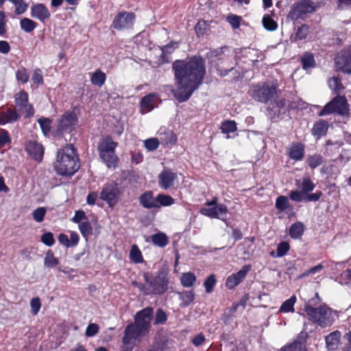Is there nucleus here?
I'll return each mask as SVG.
<instances>
[{
    "instance_id": "nucleus-18",
    "label": "nucleus",
    "mask_w": 351,
    "mask_h": 351,
    "mask_svg": "<svg viewBox=\"0 0 351 351\" xmlns=\"http://www.w3.org/2000/svg\"><path fill=\"white\" fill-rule=\"evenodd\" d=\"M177 180L176 173L173 172L170 169L165 168L158 175V185L161 189L168 190L174 186Z\"/></svg>"
},
{
    "instance_id": "nucleus-58",
    "label": "nucleus",
    "mask_w": 351,
    "mask_h": 351,
    "mask_svg": "<svg viewBox=\"0 0 351 351\" xmlns=\"http://www.w3.org/2000/svg\"><path fill=\"white\" fill-rule=\"evenodd\" d=\"M30 306L32 314L36 315L41 308L40 299L38 297L33 298L30 301Z\"/></svg>"
},
{
    "instance_id": "nucleus-64",
    "label": "nucleus",
    "mask_w": 351,
    "mask_h": 351,
    "mask_svg": "<svg viewBox=\"0 0 351 351\" xmlns=\"http://www.w3.org/2000/svg\"><path fill=\"white\" fill-rule=\"evenodd\" d=\"M207 24L204 21H199L195 26V31L197 36H203L205 34Z\"/></svg>"
},
{
    "instance_id": "nucleus-33",
    "label": "nucleus",
    "mask_w": 351,
    "mask_h": 351,
    "mask_svg": "<svg viewBox=\"0 0 351 351\" xmlns=\"http://www.w3.org/2000/svg\"><path fill=\"white\" fill-rule=\"evenodd\" d=\"M150 238L153 244L160 247H165L169 243V239L164 232L154 234Z\"/></svg>"
},
{
    "instance_id": "nucleus-10",
    "label": "nucleus",
    "mask_w": 351,
    "mask_h": 351,
    "mask_svg": "<svg viewBox=\"0 0 351 351\" xmlns=\"http://www.w3.org/2000/svg\"><path fill=\"white\" fill-rule=\"evenodd\" d=\"M143 278L148 285L150 295H162L168 289L169 279L165 276L158 274L152 276L149 272H145Z\"/></svg>"
},
{
    "instance_id": "nucleus-9",
    "label": "nucleus",
    "mask_w": 351,
    "mask_h": 351,
    "mask_svg": "<svg viewBox=\"0 0 351 351\" xmlns=\"http://www.w3.org/2000/svg\"><path fill=\"white\" fill-rule=\"evenodd\" d=\"M348 104L346 97L337 95L327 103L324 108L317 112V115L319 117H324L331 114H338L344 116L348 114Z\"/></svg>"
},
{
    "instance_id": "nucleus-16",
    "label": "nucleus",
    "mask_w": 351,
    "mask_h": 351,
    "mask_svg": "<svg viewBox=\"0 0 351 351\" xmlns=\"http://www.w3.org/2000/svg\"><path fill=\"white\" fill-rule=\"evenodd\" d=\"M228 210L226 204H219L216 206L211 208L202 207L199 210V213L206 217L214 219H219L222 221L226 220V216Z\"/></svg>"
},
{
    "instance_id": "nucleus-47",
    "label": "nucleus",
    "mask_w": 351,
    "mask_h": 351,
    "mask_svg": "<svg viewBox=\"0 0 351 351\" xmlns=\"http://www.w3.org/2000/svg\"><path fill=\"white\" fill-rule=\"evenodd\" d=\"M180 298L185 306L191 304L195 299V292L193 290L184 291L180 293Z\"/></svg>"
},
{
    "instance_id": "nucleus-41",
    "label": "nucleus",
    "mask_w": 351,
    "mask_h": 351,
    "mask_svg": "<svg viewBox=\"0 0 351 351\" xmlns=\"http://www.w3.org/2000/svg\"><path fill=\"white\" fill-rule=\"evenodd\" d=\"M324 161L323 156L319 154H315L308 156L306 162L312 169L321 165Z\"/></svg>"
},
{
    "instance_id": "nucleus-2",
    "label": "nucleus",
    "mask_w": 351,
    "mask_h": 351,
    "mask_svg": "<svg viewBox=\"0 0 351 351\" xmlns=\"http://www.w3.org/2000/svg\"><path fill=\"white\" fill-rule=\"evenodd\" d=\"M154 308L147 306L136 313L134 317V322L128 324L125 330V340L130 338H139L142 339L146 336L151 328V322L153 318Z\"/></svg>"
},
{
    "instance_id": "nucleus-35",
    "label": "nucleus",
    "mask_w": 351,
    "mask_h": 351,
    "mask_svg": "<svg viewBox=\"0 0 351 351\" xmlns=\"http://www.w3.org/2000/svg\"><path fill=\"white\" fill-rule=\"evenodd\" d=\"M106 80V75L100 69H97L93 73L90 77V82L93 85L97 86L99 87L102 86Z\"/></svg>"
},
{
    "instance_id": "nucleus-11",
    "label": "nucleus",
    "mask_w": 351,
    "mask_h": 351,
    "mask_svg": "<svg viewBox=\"0 0 351 351\" xmlns=\"http://www.w3.org/2000/svg\"><path fill=\"white\" fill-rule=\"evenodd\" d=\"M315 10L314 3L311 0H300L291 5L288 18L295 22L300 19H304Z\"/></svg>"
},
{
    "instance_id": "nucleus-50",
    "label": "nucleus",
    "mask_w": 351,
    "mask_h": 351,
    "mask_svg": "<svg viewBox=\"0 0 351 351\" xmlns=\"http://www.w3.org/2000/svg\"><path fill=\"white\" fill-rule=\"evenodd\" d=\"M167 320V315L165 311L159 308L157 309L154 321V325L164 324Z\"/></svg>"
},
{
    "instance_id": "nucleus-24",
    "label": "nucleus",
    "mask_w": 351,
    "mask_h": 351,
    "mask_svg": "<svg viewBox=\"0 0 351 351\" xmlns=\"http://www.w3.org/2000/svg\"><path fill=\"white\" fill-rule=\"evenodd\" d=\"M305 145L302 143H293L288 151L289 158L295 161L302 160L304 157Z\"/></svg>"
},
{
    "instance_id": "nucleus-60",
    "label": "nucleus",
    "mask_w": 351,
    "mask_h": 351,
    "mask_svg": "<svg viewBox=\"0 0 351 351\" xmlns=\"http://www.w3.org/2000/svg\"><path fill=\"white\" fill-rule=\"evenodd\" d=\"M160 142L156 138H148L145 141V146L149 151H154L159 147Z\"/></svg>"
},
{
    "instance_id": "nucleus-20",
    "label": "nucleus",
    "mask_w": 351,
    "mask_h": 351,
    "mask_svg": "<svg viewBox=\"0 0 351 351\" xmlns=\"http://www.w3.org/2000/svg\"><path fill=\"white\" fill-rule=\"evenodd\" d=\"M160 101V96L156 93H152L145 95L140 101L141 112L147 113L151 112L158 106V104Z\"/></svg>"
},
{
    "instance_id": "nucleus-8",
    "label": "nucleus",
    "mask_w": 351,
    "mask_h": 351,
    "mask_svg": "<svg viewBox=\"0 0 351 351\" xmlns=\"http://www.w3.org/2000/svg\"><path fill=\"white\" fill-rule=\"evenodd\" d=\"M78 117L73 111H66L60 118L58 126L53 131V136L58 138H62L64 133H70L73 131L77 125Z\"/></svg>"
},
{
    "instance_id": "nucleus-53",
    "label": "nucleus",
    "mask_w": 351,
    "mask_h": 351,
    "mask_svg": "<svg viewBox=\"0 0 351 351\" xmlns=\"http://www.w3.org/2000/svg\"><path fill=\"white\" fill-rule=\"evenodd\" d=\"M290 250V245L287 241L280 242L276 249V256L282 257L287 254Z\"/></svg>"
},
{
    "instance_id": "nucleus-23",
    "label": "nucleus",
    "mask_w": 351,
    "mask_h": 351,
    "mask_svg": "<svg viewBox=\"0 0 351 351\" xmlns=\"http://www.w3.org/2000/svg\"><path fill=\"white\" fill-rule=\"evenodd\" d=\"M21 113L16 109L8 108L5 111L0 112V125L13 123L21 118Z\"/></svg>"
},
{
    "instance_id": "nucleus-30",
    "label": "nucleus",
    "mask_w": 351,
    "mask_h": 351,
    "mask_svg": "<svg viewBox=\"0 0 351 351\" xmlns=\"http://www.w3.org/2000/svg\"><path fill=\"white\" fill-rule=\"evenodd\" d=\"M160 135V142L163 145H175L177 142V136L172 130H165L164 132H161Z\"/></svg>"
},
{
    "instance_id": "nucleus-40",
    "label": "nucleus",
    "mask_w": 351,
    "mask_h": 351,
    "mask_svg": "<svg viewBox=\"0 0 351 351\" xmlns=\"http://www.w3.org/2000/svg\"><path fill=\"white\" fill-rule=\"evenodd\" d=\"M20 25L21 28L26 33H29L34 31L38 24L34 21L28 19V18H24L21 20L20 21Z\"/></svg>"
},
{
    "instance_id": "nucleus-13",
    "label": "nucleus",
    "mask_w": 351,
    "mask_h": 351,
    "mask_svg": "<svg viewBox=\"0 0 351 351\" xmlns=\"http://www.w3.org/2000/svg\"><path fill=\"white\" fill-rule=\"evenodd\" d=\"M15 109L20 113L25 110V118H30L34 114V108L32 104H29L28 93L24 90H20L14 95Z\"/></svg>"
},
{
    "instance_id": "nucleus-5",
    "label": "nucleus",
    "mask_w": 351,
    "mask_h": 351,
    "mask_svg": "<svg viewBox=\"0 0 351 351\" xmlns=\"http://www.w3.org/2000/svg\"><path fill=\"white\" fill-rule=\"evenodd\" d=\"M118 143L110 135L102 137L97 145L99 158L108 168H116L119 163V157L116 154Z\"/></svg>"
},
{
    "instance_id": "nucleus-36",
    "label": "nucleus",
    "mask_w": 351,
    "mask_h": 351,
    "mask_svg": "<svg viewBox=\"0 0 351 351\" xmlns=\"http://www.w3.org/2000/svg\"><path fill=\"white\" fill-rule=\"evenodd\" d=\"M129 256L131 261L134 263H142L144 261L142 252L136 244L132 246Z\"/></svg>"
},
{
    "instance_id": "nucleus-61",
    "label": "nucleus",
    "mask_w": 351,
    "mask_h": 351,
    "mask_svg": "<svg viewBox=\"0 0 351 351\" xmlns=\"http://www.w3.org/2000/svg\"><path fill=\"white\" fill-rule=\"evenodd\" d=\"M32 80L35 84H38V85L43 84V83H44L43 75L42 73V71L40 69L37 68L34 70V73H33Z\"/></svg>"
},
{
    "instance_id": "nucleus-42",
    "label": "nucleus",
    "mask_w": 351,
    "mask_h": 351,
    "mask_svg": "<svg viewBox=\"0 0 351 351\" xmlns=\"http://www.w3.org/2000/svg\"><path fill=\"white\" fill-rule=\"evenodd\" d=\"M275 206L280 211H285L289 208H291L287 197L285 195H280L276 198Z\"/></svg>"
},
{
    "instance_id": "nucleus-38",
    "label": "nucleus",
    "mask_w": 351,
    "mask_h": 351,
    "mask_svg": "<svg viewBox=\"0 0 351 351\" xmlns=\"http://www.w3.org/2000/svg\"><path fill=\"white\" fill-rule=\"evenodd\" d=\"M220 130L223 134H230L237 130V123L233 120H225L221 122Z\"/></svg>"
},
{
    "instance_id": "nucleus-37",
    "label": "nucleus",
    "mask_w": 351,
    "mask_h": 351,
    "mask_svg": "<svg viewBox=\"0 0 351 351\" xmlns=\"http://www.w3.org/2000/svg\"><path fill=\"white\" fill-rule=\"evenodd\" d=\"M297 298L295 295L286 300L280 307L279 311L281 313H293L294 312V305Z\"/></svg>"
},
{
    "instance_id": "nucleus-12",
    "label": "nucleus",
    "mask_w": 351,
    "mask_h": 351,
    "mask_svg": "<svg viewBox=\"0 0 351 351\" xmlns=\"http://www.w3.org/2000/svg\"><path fill=\"white\" fill-rule=\"evenodd\" d=\"M136 15L134 12L122 11L119 12L114 18L112 27L121 31L133 27Z\"/></svg>"
},
{
    "instance_id": "nucleus-21",
    "label": "nucleus",
    "mask_w": 351,
    "mask_h": 351,
    "mask_svg": "<svg viewBox=\"0 0 351 351\" xmlns=\"http://www.w3.org/2000/svg\"><path fill=\"white\" fill-rule=\"evenodd\" d=\"M31 16L45 23L51 18V12L48 8L41 3L33 4L31 6Z\"/></svg>"
},
{
    "instance_id": "nucleus-59",
    "label": "nucleus",
    "mask_w": 351,
    "mask_h": 351,
    "mask_svg": "<svg viewBox=\"0 0 351 351\" xmlns=\"http://www.w3.org/2000/svg\"><path fill=\"white\" fill-rule=\"evenodd\" d=\"M40 240L47 246H52L55 243L53 234L51 232L44 233L41 236Z\"/></svg>"
},
{
    "instance_id": "nucleus-48",
    "label": "nucleus",
    "mask_w": 351,
    "mask_h": 351,
    "mask_svg": "<svg viewBox=\"0 0 351 351\" xmlns=\"http://www.w3.org/2000/svg\"><path fill=\"white\" fill-rule=\"evenodd\" d=\"M15 6V14L17 15L25 13L28 8L27 3L23 0H10Z\"/></svg>"
},
{
    "instance_id": "nucleus-17",
    "label": "nucleus",
    "mask_w": 351,
    "mask_h": 351,
    "mask_svg": "<svg viewBox=\"0 0 351 351\" xmlns=\"http://www.w3.org/2000/svg\"><path fill=\"white\" fill-rule=\"evenodd\" d=\"M308 336L306 332H300L295 339L287 343L280 349L281 351H307L306 341Z\"/></svg>"
},
{
    "instance_id": "nucleus-55",
    "label": "nucleus",
    "mask_w": 351,
    "mask_h": 351,
    "mask_svg": "<svg viewBox=\"0 0 351 351\" xmlns=\"http://www.w3.org/2000/svg\"><path fill=\"white\" fill-rule=\"evenodd\" d=\"M315 187V184L309 178H304L302 183V192L307 193L312 191Z\"/></svg>"
},
{
    "instance_id": "nucleus-49",
    "label": "nucleus",
    "mask_w": 351,
    "mask_h": 351,
    "mask_svg": "<svg viewBox=\"0 0 351 351\" xmlns=\"http://www.w3.org/2000/svg\"><path fill=\"white\" fill-rule=\"evenodd\" d=\"M16 78L18 82L26 84L29 79V74L25 67H21L16 71Z\"/></svg>"
},
{
    "instance_id": "nucleus-7",
    "label": "nucleus",
    "mask_w": 351,
    "mask_h": 351,
    "mask_svg": "<svg viewBox=\"0 0 351 351\" xmlns=\"http://www.w3.org/2000/svg\"><path fill=\"white\" fill-rule=\"evenodd\" d=\"M277 84L270 82L258 84L253 86L250 95L256 101L267 104L277 99Z\"/></svg>"
},
{
    "instance_id": "nucleus-51",
    "label": "nucleus",
    "mask_w": 351,
    "mask_h": 351,
    "mask_svg": "<svg viewBox=\"0 0 351 351\" xmlns=\"http://www.w3.org/2000/svg\"><path fill=\"white\" fill-rule=\"evenodd\" d=\"M125 330L123 331V336L122 337V348L121 351H132L134 347L135 341H141V339L139 338H130L129 340H125Z\"/></svg>"
},
{
    "instance_id": "nucleus-22",
    "label": "nucleus",
    "mask_w": 351,
    "mask_h": 351,
    "mask_svg": "<svg viewBox=\"0 0 351 351\" xmlns=\"http://www.w3.org/2000/svg\"><path fill=\"white\" fill-rule=\"evenodd\" d=\"M25 150L27 154L35 160L42 161L44 155L43 145L36 141H29L25 145Z\"/></svg>"
},
{
    "instance_id": "nucleus-44",
    "label": "nucleus",
    "mask_w": 351,
    "mask_h": 351,
    "mask_svg": "<svg viewBox=\"0 0 351 351\" xmlns=\"http://www.w3.org/2000/svg\"><path fill=\"white\" fill-rule=\"evenodd\" d=\"M309 34V26L306 24H302L300 26L295 34V40H303L306 39L308 35Z\"/></svg>"
},
{
    "instance_id": "nucleus-63",
    "label": "nucleus",
    "mask_w": 351,
    "mask_h": 351,
    "mask_svg": "<svg viewBox=\"0 0 351 351\" xmlns=\"http://www.w3.org/2000/svg\"><path fill=\"white\" fill-rule=\"evenodd\" d=\"M176 44V43H175L173 41H171L169 44L164 45L160 48V49L162 51L161 58L163 60H165V59L167 58V53H170L173 52V51L175 48L173 47V45Z\"/></svg>"
},
{
    "instance_id": "nucleus-1",
    "label": "nucleus",
    "mask_w": 351,
    "mask_h": 351,
    "mask_svg": "<svg viewBox=\"0 0 351 351\" xmlns=\"http://www.w3.org/2000/svg\"><path fill=\"white\" fill-rule=\"evenodd\" d=\"M176 88L173 94L180 102L187 101L193 92L203 83L206 73V62L200 56H193L183 60H176L172 64Z\"/></svg>"
},
{
    "instance_id": "nucleus-19",
    "label": "nucleus",
    "mask_w": 351,
    "mask_h": 351,
    "mask_svg": "<svg viewBox=\"0 0 351 351\" xmlns=\"http://www.w3.org/2000/svg\"><path fill=\"white\" fill-rule=\"evenodd\" d=\"M252 269L251 265H245L237 273L232 274L229 276L226 282V286L229 289H232L239 285L243 279L246 277L248 272Z\"/></svg>"
},
{
    "instance_id": "nucleus-62",
    "label": "nucleus",
    "mask_w": 351,
    "mask_h": 351,
    "mask_svg": "<svg viewBox=\"0 0 351 351\" xmlns=\"http://www.w3.org/2000/svg\"><path fill=\"white\" fill-rule=\"evenodd\" d=\"M11 143V138L9 132L5 129L0 130V147H3Z\"/></svg>"
},
{
    "instance_id": "nucleus-34",
    "label": "nucleus",
    "mask_w": 351,
    "mask_h": 351,
    "mask_svg": "<svg viewBox=\"0 0 351 351\" xmlns=\"http://www.w3.org/2000/svg\"><path fill=\"white\" fill-rule=\"evenodd\" d=\"M156 202L155 208H160L171 206L175 203V199L169 195L160 193L156 197Z\"/></svg>"
},
{
    "instance_id": "nucleus-25",
    "label": "nucleus",
    "mask_w": 351,
    "mask_h": 351,
    "mask_svg": "<svg viewBox=\"0 0 351 351\" xmlns=\"http://www.w3.org/2000/svg\"><path fill=\"white\" fill-rule=\"evenodd\" d=\"M328 128L329 123L327 121L319 119L314 123L311 133L315 137L319 139L327 134Z\"/></svg>"
},
{
    "instance_id": "nucleus-28",
    "label": "nucleus",
    "mask_w": 351,
    "mask_h": 351,
    "mask_svg": "<svg viewBox=\"0 0 351 351\" xmlns=\"http://www.w3.org/2000/svg\"><path fill=\"white\" fill-rule=\"evenodd\" d=\"M341 332L338 330L330 332L325 337L326 348L328 350L334 351L337 349L340 342Z\"/></svg>"
},
{
    "instance_id": "nucleus-52",
    "label": "nucleus",
    "mask_w": 351,
    "mask_h": 351,
    "mask_svg": "<svg viewBox=\"0 0 351 351\" xmlns=\"http://www.w3.org/2000/svg\"><path fill=\"white\" fill-rule=\"evenodd\" d=\"M38 123L45 135L49 133L51 128L52 121L49 118H40L38 120Z\"/></svg>"
},
{
    "instance_id": "nucleus-57",
    "label": "nucleus",
    "mask_w": 351,
    "mask_h": 351,
    "mask_svg": "<svg viewBox=\"0 0 351 351\" xmlns=\"http://www.w3.org/2000/svg\"><path fill=\"white\" fill-rule=\"evenodd\" d=\"M46 208L44 207H39L36 208L32 213L34 219L37 222L43 221L46 215Z\"/></svg>"
},
{
    "instance_id": "nucleus-43",
    "label": "nucleus",
    "mask_w": 351,
    "mask_h": 351,
    "mask_svg": "<svg viewBox=\"0 0 351 351\" xmlns=\"http://www.w3.org/2000/svg\"><path fill=\"white\" fill-rule=\"evenodd\" d=\"M264 28L268 31H275L278 28V23L269 14H265L262 19Z\"/></svg>"
},
{
    "instance_id": "nucleus-15",
    "label": "nucleus",
    "mask_w": 351,
    "mask_h": 351,
    "mask_svg": "<svg viewBox=\"0 0 351 351\" xmlns=\"http://www.w3.org/2000/svg\"><path fill=\"white\" fill-rule=\"evenodd\" d=\"M119 195L120 191L118 187L114 184H108L103 187L99 197L112 208L117 204Z\"/></svg>"
},
{
    "instance_id": "nucleus-39",
    "label": "nucleus",
    "mask_w": 351,
    "mask_h": 351,
    "mask_svg": "<svg viewBox=\"0 0 351 351\" xmlns=\"http://www.w3.org/2000/svg\"><path fill=\"white\" fill-rule=\"evenodd\" d=\"M59 260L58 258L54 256V254L52 250H49L46 252V255L44 259V265L48 268H53L59 264Z\"/></svg>"
},
{
    "instance_id": "nucleus-14",
    "label": "nucleus",
    "mask_w": 351,
    "mask_h": 351,
    "mask_svg": "<svg viewBox=\"0 0 351 351\" xmlns=\"http://www.w3.org/2000/svg\"><path fill=\"white\" fill-rule=\"evenodd\" d=\"M287 100L285 98L274 99V103L271 102L267 108V115L272 121L276 122L283 118L285 114V106Z\"/></svg>"
},
{
    "instance_id": "nucleus-26",
    "label": "nucleus",
    "mask_w": 351,
    "mask_h": 351,
    "mask_svg": "<svg viewBox=\"0 0 351 351\" xmlns=\"http://www.w3.org/2000/svg\"><path fill=\"white\" fill-rule=\"evenodd\" d=\"M335 63L341 71L351 74V54H342L337 57Z\"/></svg>"
},
{
    "instance_id": "nucleus-56",
    "label": "nucleus",
    "mask_w": 351,
    "mask_h": 351,
    "mask_svg": "<svg viewBox=\"0 0 351 351\" xmlns=\"http://www.w3.org/2000/svg\"><path fill=\"white\" fill-rule=\"evenodd\" d=\"M226 19L233 29L239 28L241 22L242 21V17L235 14H229Z\"/></svg>"
},
{
    "instance_id": "nucleus-46",
    "label": "nucleus",
    "mask_w": 351,
    "mask_h": 351,
    "mask_svg": "<svg viewBox=\"0 0 351 351\" xmlns=\"http://www.w3.org/2000/svg\"><path fill=\"white\" fill-rule=\"evenodd\" d=\"M301 62L304 69H308L309 68L314 67L315 65V62L313 54L311 53L304 54L301 59Z\"/></svg>"
},
{
    "instance_id": "nucleus-3",
    "label": "nucleus",
    "mask_w": 351,
    "mask_h": 351,
    "mask_svg": "<svg viewBox=\"0 0 351 351\" xmlns=\"http://www.w3.org/2000/svg\"><path fill=\"white\" fill-rule=\"evenodd\" d=\"M80 169V159L71 144L58 150L54 169L58 175L71 177Z\"/></svg>"
},
{
    "instance_id": "nucleus-45",
    "label": "nucleus",
    "mask_w": 351,
    "mask_h": 351,
    "mask_svg": "<svg viewBox=\"0 0 351 351\" xmlns=\"http://www.w3.org/2000/svg\"><path fill=\"white\" fill-rule=\"evenodd\" d=\"M79 230L86 239L93 234V227L88 221H82L79 224Z\"/></svg>"
},
{
    "instance_id": "nucleus-29",
    "label": "nucleus",
    "mask_w": 351,
    "mask_h": 351,
    "mask_svg": "<svg viewBox=\"0 0 351 351\" xmlns=\"http://www.w3.org/2000/svg\"><path fill=\"white\" fill-rule=\"evenodd\" d=\"M169 339L166 336L155 338L148 351H165L168 348Z\"/></svg>"
},
{
    "instance_id": "nucleus-54",
    "label": "nucleus",
    "mask_w": 351,
    "mask_h": 351,
    "mask_svg": "<svg viewBox=\"0 0 351 351\" xmlns=\"http://www.w3.org/2000/svg\"><path fill=\"white\" fill-rule=\"evenodd\" d=\"M216 278L214 274H211L206 279L204 286L206 289V293H209L213 291L214 287L216 284Z\"/></svg>"
},
{
    "instance_id": "nucleus-31",
    "label": "nucleus",
    "mask_w": 351,
    "mask_h": 351,
    "mask_svg": "<svg viewBox=\"0 0 351 351\" xmlns=\"http://www.w3.org/2000/svg\"><path fill=\"white\" fill-rule=\"evenodd\" d=\"M304 232V226L302 222L297 221L293 223L289 230L290 237L293 239H298L302 237Z\"/></svg>"
},
{
    "instance_id": "nucleus-27",
    "label": "nucleus",
    "mask_w": 351,
    "mask_h": 351,
    "mask_svg": "<svg viewBox=\"0 0 351 351\" xmlns=\"http://www.w3.org/2000/svg\"><path fill=\"white\" fill-rule=\"evenodd\" d=\"M139 202L145 208H153L156 206V197H154L152 191H147L142 193L139 197Z\"/></svg>"
},
{
    "instance_id": "nucleus-32",
    "label": "nucleus",
    "mask_w": 351,
    "mask_h": 351,
    "mask_svg": "<svg viewBox=\"0 0 351 351\" xmlns=\"http://www.w3.org/2000/svg\"><path fill=\"white\" fill-rule=\"evenodd\" d=\"M197 281V277L194 273L188 271L184 272L180 276V282L184 287H192Z\"/></svg>"
},
{
    "instance_id": "nucleus-4",
    "label": "nucleus",
    "mask_w": 351,
    "mask_h": 351,
    "mask_svg": "<svg viewBox=\"0 0 351 351\" xmlns=\"http://www.w3.org/2000/svg\"><path fill=\"white\" fill-rule=\"evenodd\" d=\"M313 301L308 300L304 306L308 320L322 328L331 326L335 320L332 308L325 303L316 306Z\"/></svg>"
},
{
    "instance_id": "nucleus-6",
    "label": "nucleus",
    "mask_w": 351,
    "mask_h": 351,
    "mask_svg": "<svg viewBox=\"0 0 351 351\" xmlns=\"http://www.w3.org/2000/svg\"><path fill=\"white\" fill-rule=\"evenodd\" d=\"M227 47H223L210 50L206 54V58L208 63L215 67L217 73L221 77L226 76L230 71L234 69L232 58L224 55V49Z\"/></svg>"
}]
</instances>
